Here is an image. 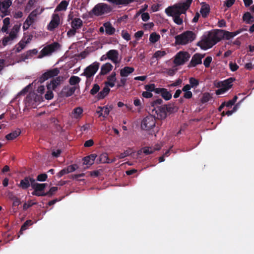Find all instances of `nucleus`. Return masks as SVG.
<instances>
[{
  "label": "nucleus",
  "mask_w": 254,
  "mask_h": 254,
  "mask_svg": "<svg viewBox=\"0 0 254 254\" xmlns=\"http://www.w3.org/2000/svg\"><path fill=\"white\" fill-rule=\"evenodd\" d=\"M192 0H186L182 3H178L172 6H169L165 9L166 13L173 18V20L178 25L183 23V18L180 17L182 14L186 13L189 8Z\"/></svg>",
  "instance_id": "nucleus-1"
},
{
  "label": "nucleus",
  "mask_w": 254,
  "mask_h": 254,
  "mask_svg": "<svg viewBox=\"0 0 254 254\" xmlns=\"http://www.w3.org/2000/svg\"><path fill=\"white\" fill-rule=\"evenodd\" d=\"M218 42L214 30L209 31L207 34L203 35L202 38L197 45L201 49L206 50L211 48Z\"/></svg>",
  "instance_id": "nucleus-2"
},
{
  "label": "nucleus",
  "mask_w": 254,
  "mask_h": 254,
  "mask_svg": "<svg viewBox=\"0 0 254 254\" xmlns=\"http://www.w3.org/2000/svg\"><path fill=\"white\" fill-rule=\"evenodd\" d=\"M235 80L234 77H230L223 81L214 83L215 86L219 88L216 90V94L221 95L226 92L232 87L233 83Z\"/></svg>",
  "instance_id": "nucleus-3"
},
{
  "label": "nucleus",
  "mask_w": 254,
  "mask_h": 254,
  "mask_svg": "<svg viewBox=\"0 0 254 254\" xmlns=\"http://www.w3.org/2000/svg\"><path fill=\"white\" fill-rule=\"evenodd\" d=\"M195 38V35L192 31H187L175 36V43L177 45H184L192 42Z\"/></svg>",
  "instance_id": "nucleus-4"
},
{
  "label": "nucleus",
  "mask_w": 254,
  "mask_h": 254,
  "mask_svg": "<svg viewBox=\"0 0 254 254\" xmlns=\"http://www.w3.org/2000/svg\"><path fill=\"white\" fill-rule=\"evenodd\" d=\"M112 7L105 3H99L96 4L90 13H93L95 16H99L111 12Z\"/></svg>",
  "instance_id": "nucleus-5"
},
{
  "label": "nucleus",
  "mask_w": 254,
  "mask_h": 254,
  "mask_svg": "<svg viewBox=\"0 0 254 254\" xmlns=\"http://www.w3.org/2000/svg\"><path fill=\"white\" fill-rule=\"evenodd\" d=\"M60 47V45L58 42H54L45 46L37 56V58L41 59L45 56H50L56 51Z\"/></svg>",
  "instance_id": "nucleus-6"
},
{
  "label": "nucleus",
  "mask_w": 254,
  "mask_h": 254,
  "mask_svg": "<svg viewBox=\"0 0 254 254\" xmlns=\"http://www.w3.org/2000/svg\"><path fill=\"white\" fill-rule=\"evenodd\" d=\"M20 29V26L14 25L8 36L4 37L2 40V44L3 46H6L10 41H13L17 38V34Z\"/></svg>",
  "instance_id": "nucleus-7"
},
{
  "label": "nucleus",
  "mask_w": 254,
  "mask_h": 254,
  "mask_svg": "<svg viewBox=\"0 0 254 254\" xmlns=\"http://www.w3.org/2000/svg\"><path fill=\"white\" fill-rule=\"evenodd\" d=\"M155 124V118L152 116H148L142 121L141 127L142 129L148 130L154 127Z\"/></svg>",
  "instance_id": "nucleus-8"
},
{
  "label": "nucleus",
  "mask_w": 254,
  "mask_h": 254,
  "mask_svg": "<svg viewBox=\"0 0 254 254\" xmlns=\"http://www.w3.org/2000/svg\"><path fill=\"white\" fill-rule=\"evenodd\" d=\"M47 186L48 184L47 183L39 184L36 183L34 179V183L32 184V187L34 190L32 192V194L37 196H45V192L42 191Z\"/></svg>",
  "instance_id": "nucleus-9"
},
{
  "label": "nucleus",
  "mask_w": 254,
  "mask_h": 254,
  "mask_svg": "<svg viewBox=\"0 0 254 254\" xmlns=\"http://www.w3.org/2000/svg\"><path fill=\"white\" fill-rule=\"evenodd\" d=\"M60 70L58 68L48 70L39 77L38 82L42 83L49 78L57 76Z\"/></svg>",
  "instance_id": "nucleus-10"
},
{
  "label": "nucleus",
  "mask_w": 254,
  "mask_h": 254,
  "mask_svg": "<svg viewBox=\"0 0 254 254\" xmlns=\"http://www.w3.org/2000/svg\"><path fill=\"white\" fill-rule=\"evenodd\" d=\"M190 58V55L187 52H179L175 56L174 64H184Z\"/></svg>",
  "instance_id": "nucleus-11"
},
{
  "label": "nucleus",
  "mask_w": 254,
  "mask_h": 254,
  "mask_svg": "<svg viewBox=\"0 0 254 254\" xmlns=\"http://www.w3.org/2000/svg\"><path fill=\"white\" fill-rule=\"evenodd\" d=\"M34 183V179L29 176L25 177L21 180L18 185L19 187L23 190L27 189L30 186L32 187V184Z\"/></svg>",
  "instance_id": "nucleus-12"
},
{
  "label": "nucleus",
  "mask_w": 254,
  "mask_h": 254,
  "mask_svg": "<svg viewBox=\"0 0 254 254\" xmlns=\"http://www.w3.org/2000/svg\"><path fill=\"white\" fill-rule=\"evenodd\" d=\"M99 64H90L85 69L84 74L87 78L93 76L99 67Z\"/></svg>",
  "instance_id": "nucleus-13"
},
{
  "label": "nucleus",
  "mask_w": 254,
  "mask_h": 254,
  "mask_svg": "<svg viewBox=\"0 0 254 254\" xmlns=\"http://www.w3.org/2000/svg\"><path fill=\"white\" fill-rule=\"evenodd\" d=\"M76 90V87H64L59 94L61 97H68L73 94Z\"/></svg>",
  "instance_id": "nucleus-14"
},
{
  "label": "nucleus",
  "mask_w": 254,
  "mask_h": 254,
  "mask_svg": "<svg viewBox=\"0 0 254 254\" xmlns=\"http://www.w3.org/2000/svg\"><path fill=\"white\" fill-rule=\"evenodd\" d=\"M60 22V16L58 14H53L52 20L48 25V29L50 31H53L56 27H57Z\"/></svg>",
  "instance_id": "nucleus-15"
},
{
  "label": "nucleus",
  "mask_w": 254,
  "mask_h": 254,
  "mask_svg": "<svg viewBox=\"0 0 254 254\" xmlns=\"http://www.w3.org/2000/svg\"><path fill=\"white\" fill-rule=\"evenodd\" d=\"M180 64H175L171 68H159L156 69V72L158 73H163L169 76H173L178 70L177 65Z\"/></svg>",
  "instance_id": "nucleus-16"
},
{
  "label": "nucleus",
  "mask_w": 254,
  "mask_h": 254,
  "mask_svg": "<svg viewBox=\"0 0 254 254\" xmlns=\"http://www.w3.org/2000/svg\"><path fill=\"white\" fill-rule=\"evenodd\" d=\"M109 60L114 64H118L119 60V52L116 50H110L107 53L106 56Z\"/></svg>",
  "instance_id": "nucleus-17"
},
{
  "label": "nucleus",
  "mask_w": 254,
  "mask_h": 254,
  "mask_svg": "<svg viewBox=\"0 0 254 254\" xmlns=\"http://www.w3.org/2000/svg\"><path fill=\"white\" fill-rule=\"evenodd\" d=\"M64 77L62 76L57 77L56 78H53L51 80L50 83L47 85L48 89H52L55 90L56 87L59 85L61 82L63 81Z\"/></svg>",
  "instance_id": "nucleus-18"
},
{
  "label": "nucleus",
  "mask_w": 254,
  "mask_h": 254,
  "mask_svg": "<svg viewBox=\"0 0 254 254\" xmlns=\"http://www.w3.org/2000/svg\"><path fill=\"white\" fill-rule=\"evenodd\" d=\"M38 54V50L36 49L30 50L24 53L21 56V60L24 61L26 59H30Z\"/></svg>",
  "instance_id": "nucleus-19"
},
{
  "label": "nucleus",
  "mask_w": 254,
  "mask_h": 254,
  "mask_svg": "<svg viewBox=\"0 0 254 254\" xmlns=\"http://www.w3.org/2000/svg\"><path fill=\"white\" fill-rule=\"evenodd\" d=\"M38 54V50L36 49L30 50L24 53L21 56V60L24 61L26 59H30Z\"/></svg>",
  "instance_id": "nucleus-20"
},
{
  "label": "nucleus",
  "mask_w": 254,
  "mask_h": 254,
  "mask_svg": "<svg viewBox=\"0 0 254 254\" xmlns=\"http://www.w3.org/2000/svg\"><path fill=\"white\" fill-rule=\"evenodd\" d=\"M110 91V89L108 86H105L103 89L97 94L96 96L98 100L103 99L108 95Z\"/></svg>",
  "instance_id": "nucleus-21"
},
{
  "label": "nucleus",
  "mask_w": 254,
  "mask_h": 254,
  "mask_svg": "<svg viewBox=\"0 0 254 254\" xmlns=\"http://www.w3.org/2000/svg\"><path fill=\"white\" fill-rule=\"evenodd\" d=\"M97 157L96 154H92L88 156H87L83 158V164L91 166L92 165L95 161Z\"/></svg>",
  "instance_id": "nucleus-22"
},
{
  "label": "nucleus",
  "mask_w": 254,
  "mask_h": 254,
  "mask_svg": "<svg viewBox=\"0 0 254 254\" xmlns=\"http://www.w3.org/2000/svg\"><path fill=\"white\" fill-rule=\"evenodd\" d=\"M167 105H164L158 107V110L156 111V113L161 119H165L167 117Z\"/></svg>",
  "instance_id": "nucleus-23"
},
{
  "label": "nucleus",
  "mask_w": 254,
  "mask_h": 254,
  "mask_svg": "<svg viewBox=\"0 0 254 254\" xmlns=\"http://www.w3.org/2000/svg\"><path fill=\"white\" fill-rule=\"evenodd\" d=\"M243 31V29H240L233 32L224 30V38L226 40H230V39L234 37L235 36L241 33Z\"/></svg>",
  "instance_id": "nucleus-24"
},
{
  "label": "nucleus",
  "mask_w": 254,
  "mask_h": 254,
  "mask_svg": "<svg viewBox=\"0 0 254 254\" xmlns=\"http://www.w3.org/2000/svg\"><path fill=\"white\" fill-rule=\"evenodd\" d=\"M205 54L199 53L195 54L192 57L190 62L189 64H202V59L204 58Z\"/></svg>",
  "instance_id": "nucleus-25"
},
{
  "label": "nucleus",
  "mask_w": 254,
  "mask_h": 254,
  "mask_svg": "<svg viewBox=\"0 0 254 254\" xmlns=\"http://www.w3.org/2000/svg\"><path fill=\"white\" fill-rule=\"evenodd\" d=\"M37 97L39 98V97L35 96V94L34 93H30L28 95L25 99V102L26 106H33V104L35 102L34 101V99H36Z\"/></svg>",
  "instance_id": "nucleus-26"
},
{
  "label": "nucleus",
  "mask_w": 254,
  "mask_h": 254,
  "mask_svg": "<svg viewBox=\"0 0 254 254\" xmlns=\"http://www.w3.org/2000/svg\"><path fill=\"white\" fill-rule=\"evenodd\" d=\"M21 133L20 129L17 128L16 130L12 131L5 136V138L8 140H12L16 138Z\"/></svg>",
  "instance_id": "nucleus-27"
},
{
  "label": "nucleus",
  "mask_w": 254,
  "mask_h": 254,
  "mask_svg": "<svg viewBox=\"0 0 254 254\" xmlns=\"http://www.w3.org/2000/svg\"><path fill=\"white\" fill-rule=\"evenodd\" d=\"M83 25L82 21L79 18H74L71 22V27L77 30L80 28Z\"/></svg>",
  "instance_id": "nucleus-28"
},
{
  "label": "nucleus",
  "mask_w": 254,
  "mask_h": 254,
  "mask_svg": "<svg viewBox=\"0 0 254 254\" xmlns=\"http://www.w3.org/2000/svg\"><path fill=\"white\" fill-rule=\"evenodd\" d=\"M105 28V32L107 35H112L115 32V28L113 27L111 23L109 22H106L104 24Z\"/></svg>",
  "instance_id": "nucleus-29"
},
{
  "label": "nucleus",
  "mask_w": 254,
  "mask_h": 254,
  "mask_svg": "<svg viewBox=\"0 0 254 254\" xmlns=\"http://www.w3.org/2000/svg\"><path fill=\"white\" fill-rule=\"evenodd\" d=\"M134 71V68L131 67L126 66L122 68L120 71V75L122 77H127L130 73H131Z\"/></svg>",
  "instance_id": "nucleus-30"
},
{
  "label": "nucleus",
  "mask_w": 254,
  "mask_h": 254,
  "mask_svg": "<svg viewBox=\"0 0 254 254\" xmlns=\"http://www.w3.org/2000/svg\"><path fill=\"white\" fill-rule=\"evenodd\" d=\"M68 5V2L65 0H62L57 6L56 11L65 10Z\"/></svg>",
  "instance_id": "nucleus-31"
},
{
  "label": "nucleus",
  "mask_w": 254,
  "mask_h": 254,
  "mask_svg": "<svg viewBox=\"0 0 254 254\" xmlns=\"http://www.w3.org/2000/svg\"><path fill=\"white\" fill-rule=\"evenodd\" d=\"M210 12V7L209 5H203L201 6L200 12L202 16L204 18H206Z\"/></svg>",
  "instance_id": "nucleus-32"
},
{
  "label": "nucleus",
  "mask_w": 254,
  "mask_h": 254,
  "mask_svg": "<svg viewBox=\"0 0 254 254\" xmlns=\"http://www.w3.org/2000/svg\"><path fill=\"white\" fill-rule=\"evenodd\" d=\"M113 67L112 64H103L101 67L100 74L101 75L106 74L112 69Z\"/></svg>",
  "instance_id": "nucleus-33"
},
{
  "label": "nucleus",
  "mask_w": 254,
  "mask_h": 254,
  "mask_svg": "<svg viewBox=\"0 0 254 254\" xmlns=\"http://www.w3.org/2000/svg\"><path fill=\"white\" fill-rule=\"evenodd\" d=\"M82 113L83 109L82 108L79 107L74 108L72 111L73 117L76 119L80 118Z\"/></svg>",
  "instance_id": "nucleus-34"
},
{
  "label": "nucleus",
  "mask_w": 254,
  "mask_h": 254,
  "mask_svg": "<svg viewBox=\"0 0 254 254\" xmlns=\"http://www.w3.org/2000/svg\"><path fill=\"white\" fill-rule=\"evenodd\" d=\"M37 10L35 9L29 14L26 20H28V22L32 24L35 21V18L37 16Z\"/></svg>",
  "instance_id": "nucleus-35"
},
{
  "label": "nucleus",
  "mask_w": 254,
  "mask_h": 254,
  "mask_svg": "<svg viewBox=\"0 0 254 254\" xmlns=\"http://www.w3.org/2000/svg\"><path fill=\"white\" fill-rule=\"evenodd\" d=\"M160 36L156 32H153L150 35L149 41L152 43H155L159 40Z\"/></svg>",
  "instance_id": "nucleus-36"
},
{
  "label": "nucleus",
  "mask_w": 254,
  "mask_h": 254,
  "mask_svg": "<svg viewBox=\"0 0 254 254\" xmlns=\"http://www.w3.org/2000/svg\"><path fill=\"white\" fill-rule=\"evenodd\" d=\"M224 30L222 29H215L214 30L217 39L219 42L221 39L224 38Z\"/></svg>",
  "instance_id": "nucleus-37"
},
{
  "label": "nucleus",
  "mask_w": 254,
  "mask_h": 254,
  "mask_svg": "<svg viewBox=\"0 0 254 254\" xmlns=\"http://www.w3.org/2000/svg\"><path fill=\"white\" fill-rule=\"evenodd\" d=\"M254 17L251 15V13L249 12L245 13L243 16V20L248 24L251 23L253 22V20H251Z\"/></svg>",
  "instance_id": "nucleus-38"
},
{
  "label": "nucleus",
  "mask_w": 254,
  "mask_h": 254,
  "mask_svg": "<svg viewBox=\"0 0 254 254\" xmlns=\"http://www.w3.org/2000/svg\"><path fill=\"white\" fill-rule=\"evenodd\" d=\"M161 95L165 100H169L172 98V94L166 88H164V90H163Z\"/></svg>",
  "instance_id": "nucleus-39"
},
{
  "label": "nucleus",
  "mask_w": 254,
  "mask_h": 254,
  "mask_svg": "<svg viewBox=\"0 0 254 254\" xmlns=\"http://www.w3.org/2000/svg\"><path fill=\"white\" fill-rule=\"evenodd\" d=\"M132 153L131 150L130 149L125 150L124 152L120 153L119 155H116V157L118 159H123L127 156H129Z\"/></svg>",
  "instance_id": "nucleus-40"
},
{
  "label": "nucleus",
  "mask_w": 254,
  "mask_h": 254,
  "mask_svg": "<svg viewBox=\"0 0 254 254\" xmlns=\"http://www.w3.org/2000/svg\"><path fill=\"white\" fill-rule=\"evenodd\" d=\"M80 80V78L78 76H72L69 78V83L71 85H75L78 84Z\"/></svg>",
  "instance_id": "nucleus-41"
},
{
  "label": "nucleus",
  "mask_w": 254,
  "mask_h": 254,
  "mask_svg": "<svg viewBox=\"0 0 254 254\" xmlns=\"http://www.w3.org/2000/svg\"><path fill=\"white\" fill-rule=\"evenodd\" d=\"M32 224H33V222L32 221V220H26L23 223V224L22 225L20 230V232H21V233H22L23 231L26 230L28 228L29 226L32 225Z\"/></svg>",
  "instance_id": "nucleus-42"
},
{
  "label": "nucleus",
  "mask_w": 254,
  "mask_h": 254,
  "mask_svg": "<svg viewBox=\"0 0 254 254\" xmlns=\"http://www.w3.org/2000/svg\"><path fill=\"white\" fill-rule=\"evenodd\" d=\"M100 89V87L98 84H94L92 87V88L90 91V94L93 96L96 95L99 93Z\"/></svg>",
  "instance_id": "nucleus-43"
},
{
  "label": "nucleus",
  "mask_w": 254,
  "mask_h": 254,
  "mask_svg": "<svg viewBox=\"0 0 254 254\" xmlns=\"http://www.w3.org/2000/svg\"><path fill=\"white\" fill-rule=\"evenodd\" d=\"M109 160V157L108 156V154L107 153H102L99 156V162H100V163H108Z\"/></svg>",
  "instance_id": "nucleus-44"
},
{
  "label": "nucleus",
  "mask_w": 254,
  "mask_h": 254,
  "mask_svg": "<svg viewBox=\"0 0 254 254\" xmlns=\"http://www.w3.org/2000/svg\"><path fill=\"white\" fill-rule=\"evenodd\" d=\"M212 97L210 93H205L203 94L202 97L201 99V102L202 103H205L208 102L211 99Z\"/></svg>",
  "instance_id": "nucleus-45"
},
{
  "label": "nucleus",
  "mask_w": 254,
  "mask_h": 254,
  "mask_svg": "<svg viewBox=\"0 0 254 254\" xmlns=\"http://www.w3.org/2000/svg\"><path fill=\"white\" fill-rule=\"evenodd\" d=\"M12 2L10 0H4L2 2V8L6 10L11 5Z\"/></svg>",
  "instance_id": "nucleus-46"
},
{
  "label": "nucleus",
  "mask_w": 254,
  "mask_h": 254,
  "mask_svg": "<svg viewBox=\"0 0 254 254\" xmlns=\"http://www.w3.org/2000/svg\"><path fill=\"white\" fill-rule=\"evenodd\" d=\"M57 187H53L50 189V190L48 191L45 192V196H51L56 191H57Z\"/></svg>",
  "instance_id": "nucleus-47"
},
{
  "label": "nucleus",
  "mask_w": 254,
  "mask_h": 254,
  "mask_svg": "<svg viewBox=\"0 0 254 254\" xmlns=\"http://www.w3.org/2000/svg\"><path fill=\"white\" fill-rule=\"evenodd\" d=\"M48 176L46 173L39 174L37 177V181L39 182H44L46 181Z\"/></svg>",
  "instance_id": "nucleus-48"
},
{
  "label": "nucleus",
  "mask_w": 254,
  "mask_h": 254,
  "mask_svg": "<svg viewBox=\"0 0 254 254\" xmlns=\"http://www.w3.org/2000/svg\"><path fill=\"white\" fill-rule=\"evenodd\" d=\"M37 203L33 202L32 200L28 201L27 203H24L23 206V209L24 210H27L28 208L31 207L33 205L36 204Z\"/></svg>",
  "instance_id": "nucleus-49"
},
{
  "label": "nucleus",
  "mask_w": 254,
  "mask_h": 254,
  "mask_svg": "<svg viewBox=\"0 0 254 254\" xmlns=\"http://www.w3.org/2000/svg\"><path fill=\"white\" fill-rule=\"evenodd\" d=\"M166 52L164 51H157L154 54V57L157 59H160L166 55Z\"/></svg>",
  "instance_id": "nucleus-50"
},
{
  "label": "nucleus",
  "mask_w": 254,
  "mask_h": 254,
  "mask_svg": "<svg viewBox=\"0 0 254 254\" xmlns=\"http://www.w3.org/2000/svg\"><path fill=\"white\" fill-rule=\"evenodd\" d=\"M189 81L191 87H196L199 84L198 81L193 77H190Z\"/></svg>",
  "instance_id": "nucleus-51"
},
{
  "label": "nucleus",
  "mask_w": 254,
  "mask_h": 254,
  "mask_svg": "<svg viewBox=\"0 0 254 254\" xmlns=\"http://www.w3.org/2000/svg\"><path fill=\"white\" fill-rule=\"evenodd\" d=\"M155 85L153 83L149 84L144 86V89L148 92H152L154 91Z\"/></svg>",
  "instance_id": "nucleus-52"
},
{
  "label": "nucleus",
  "mask_w": 254,
  "mask_h": 254,
  "mask_svg": "<svg viewBox=\"0 0 254 254\" xmlns=\"http://www.w3.org/2000/svg\"><path fill=\"white\" fill-rule=\"evenodd\" d=\"M162 102H163V100L161 99H160V98L157 99L153 101L151 103V106L152 107H153L154 108H158V106L161 105Z\"/></svg>",
  "instance_id": "nucleus-53"
},
{
  "label": "nucleus",
  "mask_w": 254,
  "mask_h": 254,
  "mask_svg": "<svg viewBox=\"0 0 254 254\" xmlns=\"http://www.w3.org/2000/svg\"><path fill=\"white\" fill-rule=\"evenodd\" d=\"M35 2V0H29L25 7V10L26 11H29L31 7L33 6Z\"/></svg>",
  "instance_id": "nucleus-54"
},
{
  "label": "nucleus",
  "mask_w": 254,
  "mask_h": 254,
  "mask_svg": "<svg viewBox=\"0 0 254 254\" xmlns=\"http://www.w3.org/2000/svg\"><path fill=\"white\" fill-rule=\"evenodd\" d=\"M25 44L26 43H25L24 41L19 42V43L17 45L16 51L17 52H20L25 47Z\"/></svg>",
  "instance_id": "nucleus-55"
},
{
  "label": "nucleus",
  "mask_w": 254,
  "mask_h": 254,
  "mask_svg": "<svg viewBox=\"0 0 254 254\" xmlns=\"http://www.w3.org/2000/svg\"><path fill=\"white\" fill-rule=\"evenodd\" d=\"M68 173L74 172L78 168V166L76 164H73L68 166L65 167Z\"/></svg>",
  "instance_id": "nucleus-56"
},
{
  "label": "nucleus",
  "mask_w": 254,
  "mask_h": 254,
  "mask_svg": "<svg viewBox=\"0 0 254 254\" xmlns=\"http://www.w3.org/2000/svg\"><path fill=\"white\" fill-rule=\"evenodd\" d=\"M54 97V94L52 91L48 89L46 94L45 95V98L47 100H51Z\"/></svg>",
  "instance_id": "nucleus-57"
},
{
  "label": "nucleus",
  "mask_w": 254,
  "mask_h": 254,
  "mask_svg": "<svg viewBox=\"0 0 254 254\" xmlns=\"http://www.w3.org/2000/svg\"><path fill=\"white\" fill-rule=\"evenodd\" d=\"M122 36L124 39L126 40L127 41L130 39V36L129 34L126 31H122Z\"/></svg>",
  "instance_id": "nucleus-58"
},
{
  "label": "nucleus",
  "mask_w": 254,
  "mask_h": 254,
  "mask_svg": "<svg viewBox=\"0 0 254 254\" xmlns=\"http://www.w3.org/2000/svg\"><path fill=\"white\" fill-rule=\"evenodd\" d=\"M154 150V149H153L151 147H144L143 149V152L146 155H148L153 153Z\"/></svg>",
  "instance_id": "nucleus-59"
},
{
  "label": "nucleus",
  "mask_w": 254,
  "mask_h": 254,
  "mask_svg": "<svg viewBox=\"0 0 254 254\" xmlns=\"http://www.w3.org/2000/svg\"><path fill=\"white\" fill-rule=\"evenodd\" d=\"M99 108L100 109H101V111H103L104 116L103 117H105L107 116H108L109 114L110 110L107 107H99Z\"/></svg>",
  "instance_id": "nucleus-60"
},
{
  "label": "nucleus",
  "mask_w": 254,
  "mask_h": 254,
  "mask_svg": "<svg viewBox=\"0 0 254 254\" xmlns=\"http://www.w3.org/2000/svg\"><path fill=\"white\" fill-rule=\"evenodd\" d=\"M68 174L66 169L65 168H64L62 170H61L57 174V176L60 178H61L64 175Z\"/></svg>",
  "instance_id": "nucleus-61"
},
{
  "label": "nucleus",
  "mask_w": 254,
  "mask_h": 254,
  "mask_svg": "<svg viewBox=\"0 0 254 254\" xmlns=\"http://www.w3.org/2000/svg\"><path fill=\"white\" fill-rule=\"evenodd\" d=\"M76 30H77L71 27V29H70L69 30H68L67 32V36L68 37H72V36H74L76 33Z\"/></svg>",
  "instance_id": "nucleus-62"
},
{
  "label": "nucleus",
  "mask_w": 254,
  "mask_h": 254,
  "mask_svg": "<svg viewBox=\"0 0 254 254\" xmlns=\"http://www.w3.org/2000/svg\"><path fill=\"white\" fill-rule=\"evenodd\" d=\"M142 96L144 98H151L153 96V94L151 92L146 91L142 92Z\"/></svg>",
  "instance_id": "nucleus-63"
},
{
  "label": "nucleus",
  "mask_w": 254,
  "mask_h": 254,
  "mask_svg": "<svg viewBox=\"0 0 254 254\" xmlns=\"http://www.w3.org/2000/svg\"><path fill=\"white\" fill-rule=\"evenodd\" d=\"M94 144V141L91 139L86 141L84 144V146L85 147H90Z\"/></svg>",
  "instance_id": "nucleus-64"
}]
</instances>
